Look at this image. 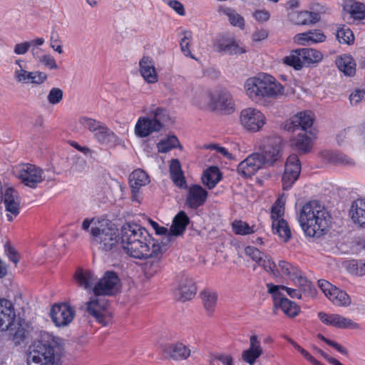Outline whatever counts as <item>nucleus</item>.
I'll use <instances>...</instances> for the list:
<instances>
[{"label":"nucleus","mask_w":365,"mask_h":365,"mask_svg":"<svg viewBox=\"0 0 365 365\" xmlns=\"http://www.w3.org/2000/svg\"><path fill=\"white\" fill-rule=\"evenodd\" d=\"M262 352L261 343L257 336L252 335L250 337V347L242 351V359L250 365H254L256 359L262 354Z\"/></svg>","instance_id":"393cba45"},{"label":"nucleus","mask_w":365,"mask_h":365,"mask_svg":"<svg viewBox=\"0 0 365 365\" xmlns=\"http://www.w3.org/2000/svg\"><path fill=\"white\" fill-rule=\"evenodd\" d=\"M318 286L327 297L335 305L346 307L351 304L350 297L343 290L325 279H319Z\"/></svg>","instance_id":"2eb2a0df"},{"label":"nucleus","mask_w":365,"mask_h":365,"mask_svg":"<svg viewBox=\"0 0 365 365\" xmlns=\"http://www.w3.org/2000/svg\"><path fill=\"white\" fill-rule=\"evenodd\" d=\"M300 52L304 64L318 62L322 58V53L313 48H301Z\"/></svg>","instance_id":"de8ad7c7"},{"label":"nucleus","mask_w":365,"mask_h":365,"mask_svg":"<svg viewBox=\"0 0 365 365\" xmlns=\"http://www.w3.org/2000/svg\"><path fill=\"white\" fill-rule=\"evenodd\" d=\"M282 182L284 190L290 189L298 179L301 172V163L296 155H289L285 163Z\"/></svg>","instance_id":"dca6fc26"},{"label":"nucleus","mask_w":365,"mask_h":365,"mask_svg":"<svg viewBox=\"0 0 365 365\" xmlns=\"http://www.w3.org/2000/svg\"><path fill=\"white\" fill-rule=\"evenodd\" d=\"M215 48L217 51L229 55L241 54L246 52L244 46L232 38L219 40L215 44Z\"/></svg>","instance_id":"cd10ccee"},{"label":"nucleus","mask_w":365,"mask_h":365,"mask_svg":"<svg viewBox=\"0 0 365 365\" xmlns=\"http://www.w3.org/2000/svg\"><path fill=\"white\" fill-rule=\"evenodd\" d=\"M79 123L85 129L93 134L94 139L101 145H112L118 140L117 135L101 121L88 117H81Z\"/></svg>","instance_id":"6e6552de"},{"label":"nucleus","mask_w":365,"mask_h":365,"mask_svg":"<svg viewBox=\"0 0 365 365\" xmlns=\"http://www.w3.org/2000/svg\"><path fill=\"white\" fill-rule=\"evenodd\" d=\"M201 297L207 313L212 314L217 300V294L211 291H204L201 293Z\"/></svg>","instance_id":"37998d69"},{"label":"nucleus","mask_w":365,"mask_h":365,"mask_svg":"<svg viewBox=\"0 0 365 365\" xmlns=\"http://www.w3.org/2000/svg\"><path fill=\"white\" fill-rule=\"evenodd\" d=\"M349 215L354 224L365 228V197H360L352 202Z\"/></svg>","instance_id":"bb28decb"},{"label":"nucleus","mask_w":365,"mask_h":365,"mask_svg":"<svg viewBox=\"0 0 365 365\" xmlns=\"http://www.w3.org/2000/svg\"><path fill=\"white\" fill-rule=\"evenodd\" d=\"M5 248V253L7 255L8 258L10 261L14 262L15 264H17V263L19 261V255L15 250L14 247H12L9 244H6L4 245Z\"/></svg>","instance_id":"0e129e2a"},{"label":"nucleus","mask_w":365,"mask_h":365,"mask_svg":"<svg viewBox=\"0 0 365 365\" xmlns=\"http://www.w3.org/2000/svg\"><path fill=\"white\" fill-rule=\"evenodd\" d=\"M150 223L157 235L163 236L164 240H165L167 242H170L168 241V234H170L168 229L165 227L160 226L156 222L151 220H150Z\"/></svg>","instance_id":"69168bd1"},{"label":"nucleus","mask_w":365,"mask_h":365,"mask_svg":"<svg viewBox=\"0 0 365 365\" xmlns=\"http://www.w3.org/2000/svg\"><path fill=\"white\" fill-rule=\"evenodd\" d=\"M210 104L215 109L232 111L235 103L232 95L226 90H217L210 94Z\"/></svg>","instance_id":"4be33fe9"},{"label":"nucleus","mask_w":365,"mask_h":365,"mask_svg":"<svg viewBox=\"0 0 365 365\" xmlns=\"http://www.w3.org/2000/svg\"><path fill=\"white\" fill-rule=\"evenodd\" d=\"M225 14L228 16L230 24L235 26L243 28L245 25V21L242 16L238 14L235 11L230 9H227L225 11Z\"/></svg>","instance_id":"6e6d98bb"},{"label":"nucleus","mask_w":365,"mask_h":365,"mask_svg":"<svg viewBox=\"0 0 365 365\" xmlns=\"http://www.w3.org/2000/svg\"><path fill=\"white\" fill-rule=\"evenodd\" d=\"M365 96V91L364 90H356L351 93L349 96L350 103L351 105H357L362 101Z\"/></svg>","instance_id":"774afa93"},{"label":"nucleus","mask_w":365,"mask_h":365,"mask_svg":"<svg viewBox=\"0 0 365 365\" xmlns=\"http://www.w3.org/2000/svg\"><path fill=\"white\" fill-rule=\"evenodd\" d=\"M336 36L341 43L351 44L354 40L353 32L346 26L338 28Z\"/></svg>","instance_id":"8fccbe9b"},{"label":"nucleus","mask_w":365,"mask_h":365,"mask_svg":"<svg viewBox=\"0 0 365 365\" xmlns=\"http://www.w3.org/2000/svg\"><path fill=\"white\" fill-rule=\"evenodd\" d=\"M298 220L306 235L319 237L328 229L329 215L319 202L310 201L300 210Z\"/></svg>","instance_id":"f03ea898"},{"label":"nucleus","mask_w":365,"mask_h":365,"mask_svg":"<svg viewBox=\"0 0 365 365\" xmlns=\"http://www.w3.org/2000/svg\"><path fill=\"white\" fill-rule=\"evenodd\" d=\"M16 314L12 302L0 298V330H6L12 324Z\"/></svg>","instance_id":"b1692460"},{"label":"nucleus","mask_w":365,"mask_h":365,"mask_svg":"<svg viewBox=\"0 0 365 365\" xmlns=\"http://www.w3.org/2000/svg\"><path fill=\"white\" fill-rule=\"evenodd\" d=\"M314 118L310 112H300L290 118L284 124V129L297 133L294 140L297 148L302 152H307L310 149L311 139L308 133L311 134L310 129L313 125Z\"/></svg>","instance_id":"39448f33"},{"label":"nucleus","mask_w":365,"mask_h":365,"mask_svg":"<svg viewBox=\"0 0 365 365\" xmlns=\"http://www.w3.org/2000/svg\"><path fill=\"white\" fill-rule=\"evenodd\" d=\"M178 143V140L175 136H169L157 144L158 150L160 153H168L171 149L176 148Z\"/></svg>","instance_id":"603ef678"},{"label":"nucleus","mask_w":365,"mask_h":365,"mask_svg":"<svg viewBox=\"0 0 365 365\" xmlns=\"http://www.w3.org/2000/svg\"><path fill=\"white\" fill-rule=\"evenodd\" d=\"M208 196L207 192L199 185L189 187L186 197V204L192 209H197L203 205Z\"/></svg>","instance_id":"5701e85b"},{"label":"nucleus","mask_w":365,"mask_h":365,"mask_svg":"<svg viewBox=\"0 0 365 365\" xmlns=\"http://www.w3.org/2000/svg\"><path fill=\"white\" fill-rule=\"evenodd\" d=\"M274 233L277 234L284 242H287L291 237V230L284 220H277L272 223Z\"/></svg>","instance_id":"a19ab883"},{"label":"nucleus","mask_w":365,"mask_h":365,"mask_svg":"<svg viewBox=\"0 0 365 365\" xmlns=\"http://www.w3.org/2000/svg\"><path fill=\"white\" fill-rule=\"evenodd\" d=\"M344 9L354 20L361 21L365 19V4L363 3L346 0Z\"/></svg>","instance_id":"e433bc0d"},{"label":"nucleus","mask_w":365,"mask_h":365,"mask_svg":"<svg viewBox=\"0 0 365 365\" xmlns=\"http://www.w3.org/2000/svg\"><path fill=\"white\" fill-rule=\"evenodd\" d=\"M63 92L61 88H53L48 94V101L53 105L57 104L63 99Z\"/></svg>","instance_id":"bf43d9fd"},{"label":"nucleus","mask_w":365,"mask_h":365,"mask_svg":"<svg viewBox=\"0 0 365 365\" xmlns=\"http://www.w3.org/2000/svg\"><path fill=\"white\" fill-rule=\"evenodd\" d=\"M258 265L263 267L266 272H270L274 277H278L280 276V273L278 268L277 267V265L273 261L271 260L270 258H269L265 255H264V257Z\"/></svg>","instance_id":"864d4df0"},{"label":"nucleus","mask_w":365,"mask_h":365,"mask_svg":"<svg viewBox=\"0 0 365 365\" xmlns=\"http://www.w3.org/2000/svg\"><path fill=\"white\" fill-rule=\"evenodd\" d=\"M318 317L326 325L335 327L339 329H359V324L337 314H327L323 312L318 313Z\"/></svg>","instance_id":"aec40b11"},{"label":"nucleus","mask_w":365,"mask_h":365,"mask_svg":"<svg viewBox=\"0 0 365 365\" xmlns=\"http://www.w3.org/2000/svg\"><path fill=\"white\" fill-rule=\"evenodd\" d=\"M14 78L18 83L39 86L47 80L48 76L46 73L39 71H28L20 66V68L15 69Z\"/></svg>","instance_id":"f3484780"},{"label":"nucleus","mask_w":365,"mask_h":365,"mask_svg":"<svg viewBox=\"0 0 365 365\" xmlns=\"http://www.w3.org/2000/svg\"><path fill=\"white\" fill-rule=\"evenodd\" d=\"M204 148L209 150H215L227 159H232L233 158L232 155L225 148L220 146L217 144L205 145Z\"/></svg>","instance_id":"680f3d73"},{"label":"nucleus","mask_w":365,"mask_h":365,"mask_svg":"<svg viewBox=\"0 0 365 365\" xmlns=\"http://www.w3.org/2000/svg\"><path fill=\"white\" fill-rule=\"evenodd\" d=\"M163 352L174 360H183L190 356L191 351L185 344L178 343L165 346Z\"/></svg>","instance_id":"473e14b6"},{"label":"nucleus","mask_w":365,"mask_h":365,"mask_svg":"<svg viewBox=\"0 0 365 365\" xmlns=\"http://www.w3.org/2000/svg\"><path fill=\"white\" fill-rule=\"evenodd\" d=\"M244 88L248 98L257 103L264 98H277L284 92L282 85L274 77L267 73L247 78Z\"/></svg>","instance_id":"20e7f679"},{"label":"nucleus","mask_w":365,"mask_h":365,"mask_svg":"<svg viewBox=\"0 0 365 365\" xmlns=\"http://www.w3.org/2000/svg\"><path fill=\"white\" fill-rule=\"evenodd\" d=\"M86 304L88 313L95 317L98 322L106 326L111 322L112 314L108 309L106 299L95 295Z\"/></svg>","instance_id":"9d476101"},{"label":"nucleus","mask_w":365,"mask_h":365,"mask_svg":"<svg viewBox=\"0 0 365 365\" xmlns=\"http://www.w3.org/2000/svg\"><path fill=\"white\" fill-rule=\"evenodd\" d=\"M163 253V247L160 245L159 253H157L156 255H151L150 256L143 258L147 259L144 264V272L147 276L151 277L160 271V258Z\"/></svg>","instance_id":"c9c22d12"},{"label":"nucleus","mask_w":365,"mask_h":365,"mask_svg":"<svg viewBox=\"0 0 365 365\" xmlns=\"http://www.w3.org/2000/svg\"><path fill=\"white\" fill-rule=\"evenodd\" d=\"M322 156L328 163L341 166H354V161L348 155L338 151H324Z\"/></svg>","instance_id":"f704fd0d"},{"label":"nucleus","mask_w":365,"mask_h":365,"mask_svg":"<svg viewBox=\"0 0 365 365\" xmlns=\"http://www.w3.org/2000/svg\"><path fill=\"white\" fill-rule=\"evenodd\" d=\"M232 225L236 235H246L255 232L254 226H250L247 222L241 220L234 221Z\"/></svg>","instance_id":"3c124183"},{"label":"nucleus","mask_w":365,"mask_h":365,"mask_svg":"<svg viewBox=\"0 0 365 365\" xmlns=\"http://www.w3.org/2000/svg\"><path fill=\"white\" fill-rule=\"evenodd\" d=\"M350 265L352 266L356 274H365V259L353 260Z\"/></svg>","instance_id":"338daca9"},{"label":"nucleus","mask_w":365,"mask_h":365,"mask_svg":"<svg viewBox=\"0 0 365 365\" xmlns=\"http://www.w3.org/2000/svg\"><path fill=\"white\" fill-rule=\"evenodd\" d=\"M265 166L260 158V154L255 153L247 157L237 167V172L243 177L248 178L255 175L259 170Z\"/></svg>","instance_id":"6ab92c4d"},{"label":"nucleus","mask_w":365,"mask_h":365,"mask_svg":"<svg viewBox=\"0 0 365 365\" xmlns=\"http://www.w3.org/2000/svg\"><path fill=\"white\" fill-rule=\"evenodd\" d=\"M269 293L272 295L275 307H279L282 312L290 317H294L299 312V307L293 302L284 297L280 292L281 287H275L272 283L267 284Z\"/></svg>","instance_id":"4468645a"},{"label":"nucleus","mask_w":365,"mask_h":365,"mask_svg":"<svg viewBox=\"0 0 365 365\" xmlns=\"http://www.w3.org/2000/svg\"><path fill=\"white\" fill-rule=\"evenodd\" d=\"M149 182L148 175L145 171L138 169L132 172L129 176V183L133 194V200L136 199L139 189Z\"/></svg>","instance_id":"c756f323"},{"label":"nucleus","mask_w":365,"mask_h":365,"mask_svg":"<svg viewBox=\"0 0 365 365\" xmlns=\"http://www.w3.org/2000/svg\"><path fill=\"white\" fill-rule=\"evenodd\" d=\"M91 230V242L103 252L111 250L117 245L118 235L116 230L107 223L97 224Z\"/></svg>","instance_id":"0eeeda50"},{"label":"nucleus","mask_w":365,"mask_h":365,"mask_svg":"<svg viewBox=\"0 0 365 365\" xmlns=\"http://www.w3.org/2000/svg\"><path fill=\"white\" fill-rule=\"evenodd\" d=\"M278 269L280 275L287 276L292 281L297 277V274H299V272L300 271L297 267L284 260L279 262Z\"/></svg>","instance_id":"c03bdc74"},{"label":"nucleus","mask_w":365,"mask_h":365,"mask_svg":"<svg viewBox=\"0 0 365 365\" xmlns=\"http://www.w3.org/2000/svg\"><path fill=\"white\" fill-rule=\"evenodd\" d=\"M297 277L292 280L294 283L299 286L300 290L304 294L309 296L314 294L315 290L312 282L304 277L302 272H299V274H297Z\"/></svg>","instance_id":"79ce46f5"},{"label":"nucleus","mask_w":365,"mask_h":365,"mask_svg":"<svg viewBox=\"0 0 365 365\" xmlns=\"http://www.w3.org/2000/svg\"><path fill=\"white\" fill-rule=\"evenodd\" d=\"M222 175L219 168L210 167L204 172L202 181L208 189H212L220 181Z\"/></svg>","instance_id":"58836bf2"},{"label":"nucleus","mask_w":365,"mask_h":365,"mask_svg":"<svg viewBox=\"0 0 365 365\" xmlns=\"http://www.w3.org/2000/svg\"><path fill=\"white\" fill-rule=\"evenodd\" d=\"M140 73L145 81L148 83H153L158 81V75L154 63L149 57H143L140 61Z\"/></svg>","instance_id":"72a5a7b5"},{"label":"nucleus","mask_w":365,"mask_h":365,"mask_svg":"<svg viewBox=\"0 0 365 365\" xmlns=\"http://www.w3.org/2000/svg\"><path fill=\"white\" fill-rule=\"evenodd\" d=\"M121 244L131 257L143 259L160 252V244L146 229L135 223H125L121 227Z\"/></svg>","instance_id":"f257e3e1"},{"label":"nucleus","mask_w":365,"mask_h":365,"mask_svg":"<svg viewBox=\"0 0 365 365\" xmlns=\"http://www.w3.org/2000/svg\"><path fill=\"white\" fill-rule=\"evenodd\" d=\"M14 330L11 329V335L13 336V341L16 345L20 344L27 336V331L21 324H18L17 327H15Z\"/></svg>","instance_id":"4d7b16f0"},{"label":"nucleus","mask_w":365,"mask_h":365,"mask_svg":"<svg viewBox=\"0 0 365 365\" xmlns=\"http://www.w3.org/2000/svg\"><path fill=\"white\" fill-rule=\"evenodd\" d=\"M326 36L319 30H309L307 32L298 34L294 36V41L300 45H310L324 42Z\"/></svg>","instance_id":"2f4dec72"},{"label":"nucleus","mask_w":365,"mask_h":365,"mask_svg":"<svg viewBox=\"0 0 365 365\" xmlns=\"http://www.w3.org/2000/svg\"><path fill=\"white\" fill-rule=\"evenodd\" d=\"M283 61L287 65L293 66L295 69H300L304 65L300 49L292 51L289 56L284 58Z\"/></svg>","instance_id":"a18cd8bd"},{"label":"nucleus","mask_w":365,"mask_h":365,"mask_svg":"<svg viewBox=\"0 0 365 365\" xmlns=\"http://www.w3.org/2000/svg\"><path fill=\"white\" fill-rule=\"evenodd\" d=\"M168 117L167 111L162 108H155L150 111V117L140 118L135 126V134L145 138L154 132L160 131L163 128V122Z\"/></svg>","instance_id":"423d86ee"},{"label":"nucleus","mask_w":365,"mask_h":365,"mask_svg":"<svg viewBox=\"0 0 365 365\" xmlns=\"http://www.w3.org/2000/svg\"><path fill=\"white\" fill-rule=\"evenodd\" d=\"M288 341L297 350L299 351L303 356L309 362H311L314 365H320V363L316 360L307 350L304 348L301 347L298 344L294 341L291 339H287Z\"/></svg>","instance_id":"052dcab7"},{"label":"nucleus","mask_w":365,"mask_h":365,"mask_svg":"<svg viewBox=\"0 0 365 365\" xmlns=\"http://www.w3.org/2000/svg\"><path fill=\"white\" fill-rule=\"evenodd\" d=\"M19 200L17 192L11 187H9L6 190L4 201V204L13 202Z\"/></svg>","instance_id":"e2e57ef3"},{"label":"nucleus","mask_w":365,"mask_h":365,"mask_svg":"<svg viewBox=\"0 0 365 365\" xmlns=\"http://www.w3.org/2000/svg\"><path fill=\"white\" fill-rule=\"evenodd\" d=\"M60 339L44 332L32 342L28 350L29 365H55L59 360Z\"/></svg>","instance_id":"7ed1b4c3"},{"label":"nucleus","mask_w":365,"mask_h":365,"mask_svg":"<svg viewBox=\"0 0 365 365\" xmlns=\"http://www.w3.org/2000/svg\"><path fill=\"white\" fill-rule=\"evenodd\" d=\"M288 18L297 25H311L319 21L320 15L319 13L308 11H292L288 13Z\"/></svg>","instance_id":"a878e982"},{"label":"nucleus","mask_w":365,"mask_h":365,"mask_svg":"<svg viewBox=\"0 0 365 365\" xmlns=\"http://www.w3.org/2000/svg\"><path fill=\"white\" fill-rule=\"evenodd\" d=\"M74 279L78 285L86 290H93L98 279L92 272L82 269L76 270Z\"/></svg>","instance_id":"7c9ffc66"},{"label":"nucleus","mask_w":365,"mask_h":365,"mask_svg":"<svg viewBox=\"0 0 365 365\" xmlns=\"http://www.w3.org/2000/svg\"><path fill=\"white\" fill-rule=\"evenodd\" d=\"M245 255L250 257L253 261L256 262L258 264L264 257V253L253 246H247L245 249Z\"/></svg>","instance_id":"13d9d810"},{"label":"nucleus","mask_w":365,"mask_h":365,"mask_svg":"<svg viewBox=\"0 0 365 365\" xmlns=\"http://www.w3.org/2000/svg\"><path fill=\"white\" fill-rule=\"evenodd\" d=\"M197 288L193 280L187 277H182L178 282L174 290V297L182 302L191 299L196 294Z\"/></svg>","instance_id":"412c9836"},{"label":"nucleus","mask_w":365,"mask_h":365,"mask_svg":"<svg viewBox=\"0 0 365 365\" xmlns=\"http://www.w3.org/2000/svg\"><path fill=\"white\" fill-rule=\"evenodd\" d=\"M336 65L346 76H352L356 73V63L351 55L340 56L336 60Z\"/></svg>","instance_id":"4c0bfd02"},{"label":"nucleus","mask_w":365,"mask_h":365,"mask_svg":"<svg viewBox=\"0 0 365 365\" xmlns=\"http://www.w3.org/2000/svg\"><path fill=\"white\" fill-rule=\"evenodd\" d=\"M183 37L181 38L180 42V46L182 52L186 56H190L192 58H195L193 56H192L190 50V44L192 39V33L190 31H184L182 33Z\"/></svg>","instance_id":"5fc2aeb1"},{"label":"nucleus","mask_w":365,"mask_h":365,"mask_svg":"<svg viewBox=\"0 0 365 365\" xmlns=\"http://www.w3.org/2000/svg\"><path fill=\"white\" fill-rule=\"evenodd\" d=\"M13 173L25 185L33 188L44 179L43 170L31 164L17 165L14 167Z\"/></svg>","instance_id":"1a4fd4ad"},{"label":"nucleus","mask_w":365,"mask_h":365,"mask_svg":"<svg viewBox=\"0 0 365 365\" xmlns=\"http://www.w3.org/2000/svg\"><path fill=\"white\" fill-rule=\"evenodd\" d=\"M74 310L66 304H55L50 312L52 321L57 327H65L74 318Z\"/></svg>","instance_id":"a211bd4d"},{"label":"nucleus","mask_w":365,"mask_h":365,"mask_svg":"<svg viewBox=\"0 0 365 365\" xmlns=\"http://www.w3.org/2000/svg\"><path fill=\"white\" fill-rule=\"evenodd\" d=\"M189 222L190 220L186 213L180 211L173 218L172 225L169 230L168 241H172L174 237L182 235L185 232Z\"/></svg>","instance_id":"c85d7f7f"},{"label":"nucleus","mask_w":365,"mask_h":365,"mask_svg":"<svg viewBox=\"0 0 365 365\" xmlns=\"http://www.w3.org/2000/svg\"><path fill=\"white\" fill-rule=\"evenodd\" d=\"M260 158L265 166L273 165L282 158V140L279 138L272 137L264 140L261 147Z\"/></svg>","instance_id":"f8f14e48"},{"label":"nucleus","mask_w":365,"mask_h":365,"mask_svg":"<svg viewBox=\"0 0 365 365\" xmlns=\"http://www.w3.org/2000/svg\"><path fill=\"white\" fill-rule=\"evenodd\" d=\"M34 57L36 58L37 62L41 63L43 66L48 69H57L58 65L56 60L51 54L38 55V52L36 51L35 48L31 50Z\"/></svg>","instance_id":"49530a36"},{"label":"nucleus","mask_w":365,"mask_h":365,"mask_svg":"<svg viewBox=\"0 0 365 365\" xmlns=\"http://www.w3.org/2000/svg\"><path fill=\"white\" fill-rule=\"evenodd\" d=\"M240 122L247 130L257 132L264 125L267 119L264 113L259 110L249 107L240 112Z\"/></svg>","instance_id":"9b49d317"},{"label":"nucleus","mask_w":365,"mask_h":365,"mask_svg":"<svg viewBox=\"0 0 365 365\" xmlns=\"http://www.w3.org/2000/svg\"><path fill=\"white\" fill-rule=\"evenodd\" d=\"M285 200L283 196L279 197L272 207L271 218L272 222L277 220H284Z\"/></svg>","instance_id":"09e8293b"},{"label":"nucleus","mask_w":365,"mask_h":365,"mask_svg":"<svg viewBox=\"0 0 365 365\" xmlns=\"http://www.w3.org/2000/svg\"><path fill=\"white\" fill-rule=\"evenodd\" d=\"M170 173L174 183L182 188L185 186L186 182L181 169V165L178 159H173L170 164Z\"/></svg>","instance_id":"ea45409f"},{"label":"nucleus","mask_w":365,"mask_h":365,"mask_svg":"<svg viewBox=\"0 0 365 365\" xmlns=\"http://www.w3.org/2000/svg\"><path fill=\"white\" fill-rule=\"evenodd\" d=\"M119 284L120 279L117 274L108 271L99 280L96 281L93 292L96 296L114 295L118 290Z\"/></svg>","instance_id":"ddd939ff"}]
</instances>
